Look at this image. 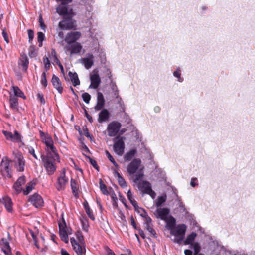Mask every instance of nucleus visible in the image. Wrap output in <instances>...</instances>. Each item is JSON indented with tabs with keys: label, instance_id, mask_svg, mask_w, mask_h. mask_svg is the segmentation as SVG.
Here are the masks:
<instances>
[{
	"label": "nucleus",
	"instance_id": "obj_56",
	"mask_svg": "<svg viewBox=\"0 0 255 255\" xmlns=\"http://www.w3.org/2000/svg\"><path fill=\"white\" fill-rule=\"evenodd\" d=\"M111 198H112V200L113 205L114 206H117L118 198L116 197L115 194H114L113 195H112L111 196Z\"/></svg>",
	"mask_w": 255,
	"mask_h": 255
},
{
	"label": "nucleus",
	"instance_id": "obj_13",
	"mask_svg": "<svg viewBox=\"0 0 255 255\" xmlns=\"http://www.w3.org/2000/svg\"><path fill=\"white\" fill-rule=\"evenodd\" d=\"M141 160L139 159H133L128 166L127 171L130 175H133L137 171L141 165Z\"/></svg>",
	"mask_w": 255,
	"mask_h": 255
},
{
	"label": "nucleus",
	"instance_id": "obj_24",
	"mask_svg": "<svg viewBox=\"0 0 255 255\" xmlns=\"http://www.w3.org/2000/svg\"><path fill=\"white\" fill-rule=\"evenodd\" d=\"M109 112L107 109H104L99 113L98 121L100 123H102L108 120L109 118Z\"/></svg>",
	"mask_w": 255,
	"mask_h": 255
},
{
	"label": "nucleus",
	"instance_id": "obj_20",
	"mask_svg": "<svg viewBox=\"0 0 255 255\" xmlns=\"http://www.w3.org/2000/svg\"><path fill=\"white\" fill-rule=\"evenodd\" d=\"M0 202L2 204L8 212H11L13 210V203L11 198L8 196H4L0 200Z\"/></svg>",
	"mask_w": 255,
	"mask_h": 255
},
{
	"label": "nucleus",
	"instance_id": "obj_35",
	"mask_svg": "<svg viewBox=\"0 0 255 255\" xmlns=\"http://www.w3.org/2000/svg\"><path fill=\"white\" fill-rule=\"evenodd\" d=\"M144 176V174L143 172L141 171V170H140V172L139 173H138L137 175H136L134 179L133 180V181L134 183L136 184L137 186L139 184L141 183L142 182V179Z\"/></svg>",
	"mask_w": 255,
	"mask_h": 255
},
{
	"label": "nucleus",
	"instance_id": "obj_54",
	"mask_svg": "<svg viewBox=\"0 0 255 255\" xmlns=\"http://www.w3.org/2000/svg\"><path fill=\"white\" fill-rule=\"evenodd\" d=\"M3 133L7 139L11 140L12 133L11 132L3 131Z\"/></svg>",
	"mask_w": 255,
	"mask_h": 255
},
{
	"label": "nucleus",
	"instance_id": "obj_32",
	"mask_svg": "<svg viewBox=\"0 0 255 255\" xmlns=\"http://www.w3.org/2000/svg\"><path fill=\"white\" fill-rule=\"evenodd\" d=\"M196 237V234L194 232L191 233L189 235L186 240L184 242L185 245H190L192 244V243L194 241Z\"/></svg>",
	"mask_w": 255,
	"mask_h": 255
},
{
	"label": "nucleus",
	"instance_id": "obj_4",
	"mask_svg": "<svg viewBox=\"0 0 255 255\" xmlns=\"http://www.w3.org/2000/svg\"><path fill=\"white\" fill-rule=\"evenodd\" d=\"M126 138L123 136H117L113 139V150L118 156H122L124 153L125 148V140Z\"/></svg>",
	"mask_w": 255,
	"mask_h": 255
},
{
	"label": "nucleus",
	"instance_id": "obj_14",
	"mask_svg": "<svg viewBox=\"0 0 255 255\" xmlns=\"http://www.w3.org/2000/svg\"><path fill=\"white\" fill-rule=\"evenodd\" d=\"M18 65L19 68L21 69L22 71L24 72L27 71L29 65V60L25 54H21V56L18 61Z\"/></svg>",
	"mask_w": 255,
	"mask_h": 255
},
{
	"label": "nucleus",
	"instance_id": "obj_27",
	"mask_svg": "<svg viewBox=\"0 0 255 255\" xmlns=\"http://www.w3.org/2000/svg\"><path fill=\"white\" fill-rule=\"evenodd\" d=\"M68 75L74 86H77L80 84V81L76 73H72L70 71Z\"/></svg>",
	"mask_w": 255,
	"mask_h": 255
},
{
	"label": "nucleus",
	"instance_id": "obj_48",
	"mask_svg": "<svg viewBox=\"0 0 255 255\" xmlns=\"http://www.w3.org/2000/svg\"><path fill=\"white\" fill-rule=\"evenodd\" d=\"M83 101L87 104H88L91 99V96L88 93H84L82 95Z\"/></svg>",
	"mask_w": 255,
	"mask_h": 255
},
{
	"label": "nucleus",
	"instance_id": "obj_31",
	"mask_svg": "<svg viewBox=\"0 0 255 255\" xmlns=\"http://www.w3.org/2000/svg\"><path fill=\"white\" fill-rule=\"evenodd\" d=\"M13 91L14 94V95L17 97L22 98L23 99H25L26 97L25 96L23 92L19 88L18 86H12Z\"/></svg>",
	"mask_w": 255,
	"mask_h": 255
},
{
	"label": "nucleus",
	"instance_id": "obj_2",
	"mask_svg": "<svg viewBox=\"0 0 255 255\" xmlns=\"http://www.w3.org/2000/svg\"><path fill=\"white\" fill-rule=\"evenodd\" d=\"M12 160L8 157L2 158L0 165V172L5 179H10L12 176Z\"/></svg>",
	"mask_w": 255,
	"mask_h": 255
},
{
	"label": "nucleus",
	"instance_id": "obj_7",
	"mask_svg": "<svg viewBox=\"0 0 255 255\" xmlns=\"http://www.w3.org/2000/svg\"><path fill=\"white\" fill-rule=\"evenodd\" d=\"M65 173L66 170L64 168L60 173L59 176L57 178L55 187L58 191L64 190L66 188L68 179L66 177Z\"/></svg>",
	"mask_w": 255,
	"mask_h": 255
},
{
	"label": "nucleus",
	"instance_id": "obj_37",
	"mask_svg": "<svg viewBox=\"0 0 255 255\" xmlns=\"http://www.w3.org/2000/svg\"><path fill=\"white\" fill-rule=\"evenodd\" d=\"M70 186L71 189L72 190L73 193L74 194V195L76 196L78 194V189L77 188V183L76 181L71 179L70 181Z\"/></svg>",
	"mask_w": 255,
	"mask_h": 255
},
{
	"label": "nucleus",
	"instance_id": "obj_21",
	"mask_svg": "<svg viewBox=\"0 0 255 255\" xmlns=\"http://www.w3.org/2000/svg\"><path fill=\"white\" fill-rule=\"evenodd\" d=\"M105 99L103 94L101 92H98L97 104L94 107L96 111L101 110L105 105Z\"/></svg>",
	"mask_w": 255,
	"mask_h": 255
},
{
	"label": "nucleus",
	"instance_id": "obj_41",
	"mask_svg": "<svg viewBox=\"0 0 255 255\" xmlns=\"http://www.w3.org/2000/svg\"><path fill=\"white\" fill-rule=\"evenodd\" d=\"M166 196H161L158 197L156 202L157 207H160L166 201Z\"/></svg>",
	"mask_w": 255,
	"mask_h": 255
},
{
	"label": "nucleus",
	"instance_id": "obj_6",
	"mask_svg": "<svg viewBox=\"0 0 255 255\" xmlns=\"http://www.w3.org/2000/svg\"><path fill=\"white\" fill-rule=\"evenodd\" d=\"M72 17L70 16L63 17V19L59 22V27L62 30H71L75 28L77 26L76 21Z\"/></svg>",
	"mask_w": 255,
	"mask_h": 255
},
{
	"label": "nucleus",
	"instance_id": "obj_25",
	"mask_svg": "<svg viewBox=\"0 0 255 255\" xmlns=\"http://www.w3.org/2000/svg\"><path fill=\"white\" fill-rule=\"evenodd\" d=\"M82 47L79 43H75L72 44L68 47V50L70 51V54H79L81 50Z\"/></svg>",
	"mask_w": 255,
	"mask_h": 255
},
{
	"label": "nucleus",
	"instance_id": "obj_36",
	"mask_svg": "<svg viewBox=\"0 0 255 255\" xmlns=\"http://www.w3.org/2000/svg\"><path fill=\"white\" fill-rule=\"evenodd\" d=\"M127 196L128 199L129 200L131 204L134 206V207L136 208L138 207L137 203L136 201L134 199L132 194L130 190H129L127 193Z\"/></svg>",
	"mask_w": 255,
	"mask_h": 255
},
{
	"label": "nucleus",
	"instance_id": "obj_38",
	"mask_svg": "<svg viewBox=\"0 0 255 255\" xmlns=\"http://www.w3.org/2000/svg\"><path fill=\"white\" fill-rule=\"evenodd\" d=\"M105 154L107 158H108V159L110 161V162L114 165V166L116 168H118L119 165L117 164L113 156L111 155V154L108 150L105 151Z\"/></svg>",
	"mask_w": 255,
	"mask_h": 255
},
{
	"label": "nucleus",
	"instance_id": "obj_63",
	"mask_svg": "<svg viewBox=\"0 0 255 255\" xmlns=\"http://www.w3.org/2000/svg\"><path fill=\"white\" fill-rule=\"evenodd\" d=\"M107 255H116L114 252L109 248L107 249Z\"/></svg>",
	"mask_w": 255,
	"mask_h": 255
},
{
	"label": "nucleus",
	"instance_id": "obj_34",
	"mask_svg": "<svg viewBox=\"0 0 255 255\" xmlns=\"http://www.w3.org/2000/svg\"><path fill=\"white\" fill-rule=\"evenodd\" d=\"M166 226L167 228L172 231L174 228V226L175 225V219L170 216L169 219H167L166 220Z\"/></svg>",
	"mask_w": 255,
	"mask_h": 255
},
{
	"label": "nucleus",
	"instance_id": "obj_43",
	"mask_svg": "<svg viewBox=\"0 0 255 255\" xmlns=\"http://www.w3.org/2000/svg\"><path fill=\"white\" fill-rule=\"evenodd\" d=\"M100 188L103 193L105 195H107L109 192L107 190V187L106 185L104 183L102 179H100Z\"/></svg>",
	"mask_w": 255,
	"mask_h": 255
},
{
	"label": "nucleus",
	"instance_id": "obj_59",
	"mask_svg": "<svg viewBox=\"0 0 255 255\" xmlns=\"http://www.w3.org/2000/svg\"><path fill=\"white\" fill-rule=\"evenodd\" d=\"M84 112H85V116L87 118L88 120L90 123H92L93 122L92 117L90 115H89V114L88 113V112L87 111V110L85 109H84Z\"/></svg>",
	"mask_w": 255,
	"mask_h": 255
},
{
	"label": "nucleus",
	"instance_id": "obj_40",
	"mask_svg": "<svg viewBox=\"0 0 255 255\" xmlns=\"http://www.w3.org/2000/svg\"><path fill=\"white\" fill-rule=\"evenodd\" d=\"M11 141L17 142H19L21 141V136L18 131H15L14 134H12Z\"/></svg>",
	"mask_w": 255,
	"mask_h": 255
},
{
	"label": "nucleus",
	"instance_id": "obj_19",
	"mask_svg": "<svg viewBox=\"0 0 255 255\" xmlns=\"http://www.w3.org/2000/svg\"><path fill=\"white\" fill-rule=\"evenodd\" d=\"M26 182L25 177L24 176L20 177L16 182L13 185V188L15 190L16 194L20 193L22 188L21 187L22 185L24 184Z\"/></svg>",
	"mask_w": 255,
	"mask_h": 255
},
{
	"label": "nucleus",
	"instance_id": "obj_29",
	"mask_svg": "<svg viewBox=\"0 0 255 255\" xmlns=\"http://www.w3.org/2000/svg\"><path fill=\"white\" fill-rule=\"evenodd\" d=\"M83 206L84 207V208L85 209L86 212L89 217L92 220H94L95 217L94 215L93 214L92 211L91 210L89 204L87 202V201H85L83 203Z\"/></svg>",
	"mask_w": 255,
	"mask_h": 255
},
{
	"label": "nucleus",
	"instance_id": "obj_53",
	"mask_svg": "<svg viewBox=\"0 0 255 255\" xmlns=\"http://www.w3.org/2000/svg\"><path fill=\"white\" fill-rule=\"evenodd\" d=\"M89 161L91 164L93 166V167L94 168H95L97 171H99V166L97 164V162L95 160L91 158H89Z\"/></svg>",
	"mask_w": 255,
	"mask_h": 255
},
{
	"label": "nucleus",
	"instance_id": "obj_46",
	"mask_svg": "<svg viewBox=\"0 0 255 255\" xmlns=\"http://www.w3.org/2000/svg\"><path fill=\"white\" fill-rule=\"evenodd\" d=\"M76 238L79 242L78 243L80 244L81 245H84V238L83 235H82L81 233L78 232L76 234Z\"/></svg>",
	"mask_w": 255,
	"mask_h": 255
},
{
	"label": "nucleus",
	"instance_id": "obj_22",
	"mask_svg": "<svg viewBox=\"0 0 255 255\" xmlns=\"http://www.w3.org/2000/svg\"><path fill=\"white\" fill-rule=\"evenodd\" d=\"M51 82L54 87L59 93L61 94L63 92V87H62L59 78L57 76L53 75L52 77Z\"/></svg>",
	"mask_w": 255,
	"mask_h": 255
},
{
	"label": "nucleus",
	"instance_id": "obj_47",
	"mask_svg": "<svg viewBox=\"0 0 255 255\" xmlns=\"http://www.w3.org/2000/svg\"><path fill=\"white\" fill-rule=\"evenodd\" d=\"M194 255H198L200 251V246L199 243H195L193 245Z\"/></svg>",
	"mask_w": 255,
	"mask_h": 255
},
{
	"label": "nucleus",
	"instance_id": "obj_1",
	"mask_svg": "<svg viewBox=\"0 0 255 255\" xmlns=\"http://www.w3.org/2000/svg\"><path fill=\"white\" fill-rule=\"evenodd\" d=\"M42 141L46 145L47 155L41 154V158L48 174L52 175L56 169L55 162H60V157L50 136L45 137Z\"/></svg>",
	"mask_w": 255,
	"mask_h": 255
},
{
	"label": "nucleus",
	"instance_id": "obj_12",
	"mask_svg": "<svg viewBox=\"0 0 255 255\" xmlns=\"http://www.w3.org/2000/svg\"><path fill=\"white\" fill-rule=\"evenodd\" d=\"M91 84L89 88L96 89L98 88L101 83V79L98 71H93L90 75Z\"/></svg>",
	"mask_w": 255,
	"mask_h": 255
},
{
	"label": "nucleus",
	"instance_id": "obj_52",
	"mask_svg": "<svg viewBox=\"0 0 255 255\" xmlns=\"http://www.w3.org/2000/svg\"><path fill=\"white\" fill-rule=\"evenodd\" d=\"M28 153L33 156V157L36 160H38V157L35 154V150L34 148L32 147H29L28 148Z\"/></svg>",
	"mask_w": 255,
	"mask_h": 255
},
{
	"label": "nucleus",
	"instance_id": "obj_9",
	"mask_svg": "<svg viewBox=\"0 0 255 255\" xmlns=\"http://www.w3.org/2000/svg\"><path fill=\"white\" fill-rule=\"evenodd\" d=\"M137 186L139 190L142 192V193L149 195L153 199L155 197L156 193L152 190L151 185L149 182L142 181Z\"/></svg>",
	"mask_w": 255,
	"mask_h": 255
},
{
	"label": "nucleus",
	"instance_id": "obj_42",
	"mask_svg": "<svg viewBox=\"0 0 255 255\" xmlns=\"http://www.w3.org/2000/svg\"><path fill=\"white\" fill-rule=\"evenodd\" d=\"M44 38L45 35L43 32H38L37 33V40L39 43V47H41L42 46V41L44 40Z\"/></svg>",
	"mask_w": 255,
	"mask_h": 255
},
{
	"label": "nucleus",
	"instance_id": "obj_55",
	"mask_svg": "<svg viewBox=\"0 0 255 255\" xmlns=\"http://www.w3.org/2000/svg\"><path fill=\"white\" fill-rule=\"evenodd\" d=\"M39 22L41 28L43 30H45L46 26L41 15L39 16Z\"/></svg>",
	"mask_w": 255,
	"mask_h": 255
},
{
	"label": "nucleus",
	"instance_id": "obj_11",
	"mask_svg": "<svg viewBox=\"0 0 255 255\" xmlns=\"http://www.w3.org/2000/svg\"><path fill=\"white\" fill-rule=\"evenodd\" d=\"M121 127V124L119 122L113 121L110 123L107 128L108 136L110 137L115 136L119 132Z\"/></svg>",
	"mask_w": 255,
	"mask_h": 255
},
{
	"label": "nucleus",
	"instance_id": "obj_3",
	"mask_svg": "<svg viewBox=\"0 0 255 255\" xmlns=\"http://www.w3.org/2000/svg\"><path fill=\"white\" fill-rule=\"evenodd\" d=\"M186 231V226L184 224L178 225L174 228L170 233L175 237L173 240V242L177 244H181L183 241Z\"/></svg>",
	"mask_w": 255,
	"mask_h": 255
},
{
	"label": "nucleus",
	"instance_id": "obj_49",
	"mask_svg": "<svg viewBox=\"0 0 255 255\" xmlns=\"http://www.w3.org/2000/svg\"><path fill=\"white\" fill-rule=\"evenodd\" d=\"M41 83L44 87H46L47 85L45 72H43L42 74Z\"/></svg>",
	"mask_w": 255,
	"mask_h": 255
},
{
	"label": "nucleus",
	"instance_id": "obj_62",
	"mask_svg": "<svg viewBox=\"0 0 255 255\" xmlns=\"http://www.w3.org/2000/svg\"><path fill=\"white\" fill-rule=\"evenodd\" d=\"M38 97L39 98L41 103L44 104L45 102V100H44L42 95H41L40 94H38Z\"/></svg>",
	"mask_w": 255,
	"mask_h": 255
},
{
	"label": "nucleus",
	"instance_id": "obj_44",
	"mask_svg": "<svg viewBox=\"0 0 255 255\" xmlns=\"http://www.w3.org/2000/svg\"><path fill=\"white\" fill-rule=\"evenodd\" d=\"M81 223L82 224L83 229L85 231H88L89 228V223L86 218L81 219Z\"/></svg>",
	"mask_w": 255,
	"mask_h": 255
},
{
	"label": "nucleus",
	"instance_id": "obj_28",
	"mask_svg": "<svg viewBox=\"0 0 255 255\" xmlns=\"http://www.w3.org/2000/svg\"><path fill=\"white\" fill-rule=\"evenodd\" d=\"M137 151L135 149H132L127 152L124 156L125 161L128 162L131 160L135 155Z\"/></svg>",
	"mask_w": 255,
	"mask_h": 255
},
{
	"label": "nucleus",
	"instance_id": "obj_8",
	"mask_svg": "<svg viewBox=\"0 0 255 255\" xmlns=\"http://www.w3.org/2000/svg\"><path fill=\"white\" fill-rule=\"evenodd\" d=\"M56 12L63 17L70 16L73 17L75 13L72 8H69L67 3H61L56 8Z\"/></svg>",
	"mask_w": 255,
	"mask_h": 255
},
{
	"label": "nucleus",
	"instance_id": "obj_16",
	"mask_svg": "<svg viewBox=\"0 0 255 255\" xmlns=\"http://www.w3.org/2000/svg\"><path fill=\"white\" fill-rule=\"evenodd\" d=\"M70 242L74 250L77 253V255H83V253L85 252V247H82L83 245H81L78 243L74 238L70 239Z\"/></svg>",
	"mask_w": 255,
	"mask_h": 255
},
{
	"label": "nucleus",
	"instance_id": "obj_60",
	"mask_svg": "<svg viewBox=\"0 0 255 255\" xmlns=\"http://www.w3.org/2000/svg\"><path fill=\"white\" fill-rule=\"evenodd\" d=\"M145 219H146V222H145L146 226V225H152V219H151L150 217L147 216L145 217Z\"/></svg>",
	"mask_w": 255,
	"mask_h": 255
},
{
	"label": "nucleus",
	"instance_id": "obj_33",
	"mask_svg": "<svg viewBox=\"0 0 255 255\" xmlns=\"http://www.w3.org/2000/svg\"><path fill=\"white\" fill-rule=\"evenodd\" d=\"M35 186V183L31 181L29 182L26 187L25 189L23 190V192L24 195H27L32 190L34 189V187Z\"/></svg>",
	"mask_w": 255,
	"mask_h": 255
},
{
	"label": "nucleus",
	"instance_id": "obj_30",
	"mask_svg": "<svg viewBox=\"0 0 255 255\" xmlns=\"http://www.w3.org/2000/svg\"><path fill=\"white\" fill-rule=\"evenodd\" d=\"M10 107L13 110H17L18 102V99L14 96H10L9 99Z\"/></svg>",
	"mask_w": 255,
	"mask_h": 255
},
{
	"label": "nucleus",
	"instance_id": "obj_50",
	"mask_svg": "<svg viewBox=\"0 0 255 255\" xmlns=\"http://www.w3.org/2000/svg\"><path fill=\"white\" fill-rule=\"evenodd\" d=\"M43 62L44 63V68H45V71H47L50 68V61H49V59L47 57H46L44 59Z\"/></svg>",
	"mask_w": 255,
	"mask_h": 255
},
{
	"label": "nucleus",
	"instance_id": "obj_51",
	"mask_svg": "<svg viewBox=\"0 0 255 255\" xmlns=\"http://www.w3.org/2000/svg\"><path fill=\"white\" fill-rule=\"evenodd\" d=\"M29 42L31 43L34 38V31L31 29H28L27 31Z\"/></svg>",
	"mask_w": 255,
	"mask_h": 255
},
{
	"label": "nucleus",
	"instance_id": "obj_5",
	"mask_svg": "<svg viewBox=\"0 0 255 255\" xmlns=\"http://www.w3.org/2000/svg\"><path fill=\"white\" fill-rule=\"evenodd\" d=\"M13 155L14 157L13 162L14 164V167L18 172H23L24 170L25 165V160L22 154L18 151H14Z\"/></svg>",
	"mask_w": 255,
	"mask_h": 255
},
{
	"label": "nucleus",
	"instance_id": "obj_15",
	"mask_svg": "<svg viewBox=\"0 0 255 255\" xmlns=\"http://www.w3.org/2000/svg\"><path fill=\"white\" fill-rule=\"evenodd\" d=\"M81 34L78 31H72L69 32L66 35L65 41L68 44H71L75 42L81 36Z\"/></svg>",
	"mask_w": 255,
	"mask_h": 255
},
{
	"label": "nucleus",
	"instance_id": "obj_17",
	"mask_svg": "<svg viewBox=\"0 0 255 255\" xmlns=\"http://www.w3.org/2000/svg\"><path fill=\"white\" fill-rule=\"evenodd\" d=\"M29 201L36 208L41 207L43 204V201L41 196L36 193L29 198Z\"/></svg>",
	"mask_w": 255,
	"mask_h": 255
},
{
	"label": "nucleus",
	"instance_id": "obj_23",
	"mask_svg": "<svg viewBox=\"0 0 255 255\" xmlns=\"http://www.w3.org/2000/svg\"><path fill=\"white\" fill-rule=\"evenodd\" d=\"M94 56L92 54L90 55L89 57L81 58V63L87 69H90L94 64Z\"/></svg>",
	"mask_w": 255,
	"mask_h": 255
},
{
	"label": "nucleus",
	"instance_id": "obj_64",
	"mask_svg": "<svg viewBox=\"0 0 255 255\" xmlns=\"http://www.w3.org/2000/svg\"><path fill=\"white\" fill-rule=\"evenodd\" d=\"M184 254L185 255H193L192 252L188 249H186L184 251Z\"/></svg>",
	"mask_w": 255,
	"mask_h": 255
},
{
	"label": "nucleus",
	"instance_id": "obj_45",
	"mask_svg": "<svg viewBox=\"0 0 255 255\" xmlns=\"http://www.w3.org/2000/svg\"><path fill=\"white\" fill-rule=\"evenodd\" d=\"M145 228L152 236L154 238L157 237L156 231L153 229L152 225H146Z\"/></svg>",
	"mask_w": 255,
	"mask_h": 255
},
{
	"label": "nucleus",
	"instance_id": "obj_10",
	"mask_svg": "<svg viewBox=\"0 0 255 255\" xmlns=\"http://www.w3.org/2000/svg\"><path fill=\"white\" fill-rule=\"evenodd\" d=\"M59 234L61 240L67 243L69 239L68 235L71 234V230L67 227L64 220L62 223H59Z\"/></svg>",
	"mask_w": 255,
	"mask_h": 255
},
{
	"label": "nucleus",
	"instance_id": "obj_58",
	"mask_svg": "<svg viewBox=\"0 0 255 255\" xmlns=\"http://www.w3.org/2000/svg\"><path fill=\"white\" fill-rule=\"evenodd\" d=\"M173 75L175 77L178 78V81L182 82L183 81V79L180 77L181 73L178 71H174Z\"/></svg>",
	"mask_w": 255,
	"mask_h": 255
},
{
	"label": "nucleus",
	"instance_id": "obj_26",
	"mask_svg": "<svg viewBox=\"0 0 255 255\" xmlns=\"http://www.w3.org/2000/svg\"><path fill=\"white\" fill-rule=\"evenodd\" d=\"M1 245L2 251L6 255H9L11 253V249L9 242L2 239Z\"/></svg>",
	"mask_w": 255,
	"mask_h": 255
},
{
	"label": "nucleus",
	"instance_id": "obj_39",
	"mask_svg": "<svg viewBox=\"0 0 255 255\" xmlns=\"http://www.w3.org/2000/svg\"><path fill=\"white\" fill-rule=\"evenodd\" d=\"M116 174L118 177V181L119 185L122 187H125L127 186L126 182L124 179L121 176L120 174L118 172H116Z\"/></svg>",
	"mask_w": 255,
	"mask_h": 255
},
{
	"label": "nucleus",
	"instance_id": "obj_57",
	"mask_svg": "<svg viewBox=\"0 0 255 255\" xmlns=\"http://www.w3.org/2000/svg\"><path fill=\"white\" fill-rule=\"evenodd\" d=\"M2 35L3 36V37L4 39V40L7 42H9V39L8 37L7 33L5 29H3L2 32Z\"/></svg>",
	"mask_w": 255,
	"mask_h": 255
},
{
	"label": "nucleus",
	"instance_id": "obj_61",
	"mask_svg": "<svg viewBox=\"0 0 255 255\" xmlns=\"http://www.w3.org/2000/svg\"><path fill=\"white\" fill-rule=\"evenodd\" d=\"M111 86L113 91L118 90L115 83L113 82V81H111Z\"/></svg>",
	"mask_w": 255,
	"mask_h": 255
},
{
	"label": "nucleus",
	"instance_id": "obj_18",
	"mask_svg": "<svg viewBox=\"0 0 255 255\" xmlns=\"http://www.w3.org/2000/svg\"><path fill=\"white\" fill-rule=\"evenodd\" d=\"M169 212V209L167 208H159L156 209L155 215L157 218L163 220H166Z\"/></svg>",
	"mask_w": 255,
	"mask_h": 255
}]
</instances>
